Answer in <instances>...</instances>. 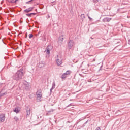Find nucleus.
Segmentation results:
<instances>
[{"label":"nucleus","mask_w":130,"mask_h":130,"mask_svg":"<svg viewBox=\"0 0 130 130\" xmlns=\"http://www.w3.org/2000/svg\"><path fill=\"white\" fill-rule=\"evenodd\" d=\"M55 88V82H53L52 83V88L50 89V92H52V90H53V89Z\"/></svg>","instance_id":"obj_12"},{"label":"nucleus","mask_w":130,"mask_h":130,"mask_svg":"<svg viewBox=\"0 0 130 130\" xmlns=\"http://www.w3.org/2000/svg\"><path fill=\"white\" fill-rule=\"evenodd\" d=\"M66 75H70V71H67L66 73H65Z\"/></svg>","instance_id":"obj_22"},{"label":"nucleus","mask_w":130,"mask_h":130,"mask_svg":"<svg viewBox=\"0 0 130 130\" xmlns=\"http://www.w3.org/2000/svg\"><path fill=\"white\" fill-rule=\"evenodd\" d=\"M63 41V38H62V37H60L58 40V43L59 45H61V44H62Z\"/></svg>","instance_id":"obj_5"},{"label":"nucleus","mask_w":130,"mask_h":130,"mask_svg":"<svg viewBox=\"0 0 130 130\" xmlns=\"http://www.w3.org/2000/svg\"><path fill=\"white\" fill-rule=\"evenodd\" d=\"M49 18H50V16H49V15H48L47 19H49Z\"/></svg>","instance_id":"obj_30"},{"label":"nucleus","mask_w":130,"mask_h":130,"mask_svg":"<svg viewBox=\"0 0 130 130\" xmlns=\"http://www.w3.org/2000/svg\"><path fill=\"white\" fill-rule=\"evenodd\" d=\"M111 20V18H105L103 19V21L105 22H110Z\"/></svg>","instance_id":"obj_10"},{"label":"nucleus","mask_w":130,"mask_h":130,"mask_svg":"<svg viewBox=\"0 0 130 130\" xmlns=\"http://www.w3.org/2000/svg\"><path fill=\"white\" fill-rule=\"evenodd\" d=\"M41 98H42V94L37 95V102H40V101H41Z\"/></svg>","instance_id":"obj_7"},{"label":"nucleus","mask_w":130,"mask_h":130,"mask_svg":"<svg viewBox=\"0 0 130 130\" xmlns=\"http://www.w3.org/2000/svg\"><path fill=\"white\" fill-rule=\"evenodd\" d=\"M45 66V62L44 61H41L40 63L38 64V67L39 68H43Z\"/></svg>","instance_id":"obj_6"},{"label":"nucleus","mask_w":130,"mask_h":130,"mask_svg":"<svg viewBox=\"0 0 130 130\" xmlns=\"http://www.w3.org/2000/svg\"><path fill=\"white\" fill-rule=\"evenodd\" d=\"M62 79H66L67 78V75L65 73L63 74L61 76Z\"/></svg>","instance_id":"obj_19"},{"label":"nucleus","mask_w":130,"mask_h":130,"mask_svg":"<svg viewBox=\"0 0 130 130\" xmlns=\"http://www.w3.org/2000/svg\"><path fill=\"white\" fill-rule=\"evenodd\" d=\"M14 118L15 120L16 121H18L19 120V118H18V117L15 116V117H14Z\"/></svg>","instance_id":"obj_21"},{"label":"nucleus","mask_w":130,"mask_h":130,"mask_svg":"<svg viewBox=\"0 0 130 130\" xmlns=\"http://www.w3.org/2000/svg\"><path fill=\"white\" fill-rule=\"evenodd\" d=\"M6 119V115L5 114L0 115V122H4Z\"/></svg>","instance_id":"obj_4"},{"label":"nucleus","mask_w":130,"mask_h":130,"mask_svg":"<svg viewBox=\"0 0 130 130\" xmlns=\"http://www.w3.org/2000/svg\"><path fill=\"white\" fill-rule=\"evenodd\" d=\"M38 34H40V31H39Z\"/></svg>","instance_id":"obj_32"},{"label":"nucleus","mask_w":130,"mask_h":130,"mask_svg":"<svg viewBox=\"0 0 130 130\" xmlns=\"http://www.w3.org/2000/svg\"><path fill=\"white\" fill-rule=\"evenodd\" d=\"M88 18L89 20H92V18L90 17L88 15H87Z\"/></svg>","instance_id":"obj_28"},{"label":"nucleus","mask_w":130,"mask_h":130,"mask_svg":"<svg viewBox=\"0 0 130 130\" xmlns=\"http://www.w3.org/2000/svg\"><path fill=\"white\" fill-rule=\"evenodd\" d=\"M28 9L29 10V12H31V11H32V10H33V8L30 7L29 8H28Z\"/></svg>","instance_id":"obj_26"},{"label":"nucleus","mask_w":130,"mask_h":130,"mask_svg":"<svg viewBox=\"0 0 130 130\" xmlns=\"http://www.w3.org/2000/svg\"><path fill=\"white\" fill-rule=\"evenodd\" d=\"M95 130H101V129H100V127H98L96 128V129Z\"/></svg>","instance_id":"obj_29"},{"label":"nucleus","mask_w":130,"mask_h":130,"mask_svg":"<svg viewBox=\"0 0 130 130\" xmlns=\"http://www.w3.org/2000/svg\"><path fill=\"white\" fill-rule=\"evenodd\" d=\"M23 77H24V73L23 72V70L20 69L12 76V79H13V80H16V81H19L22 80Z\"/></svg>","instance_id":"obj_1"},{"label":"nucleus","mask_w":130,"mask_h":130,"mask_svg":"<svg viewBox=\"0 0 130 130\" xmlns=\"http://www.w3.org/2000/svg\"><path fill=\"white\" fill-rule=\"evenodd\" d=\"M33 37V34H30L29 35V38H32Z\"/></svg>","instance_id":"obj_25"},{"label":"nucleus","mask_w":130,"mask_h":130,"mask_svg":"<svg viewBox=\"0 0 130 130\" xmlns=\"http://www.w3.org/2000/svg\"><path fill=\"white\" fill-rule=\"evenodd\" d=\"M24 12H25L26 13H29V12H30V10H29L28 9H27L24 10Z\"/></svg>","instance_id":"obj_24"},{"label":"nucleus","mask_w":130,"mask_h":130,"mask_svg":"<svg viewBox=\"0 0 130 130\" xmlns=\"http://www.w3.org/2000/svg\"><path fill=\"white\" fill-rule=\"evenodd\" d=\"M74 45V41L73 40H70L68 43V49H71L73 46Z\"/></svg>","instance_id":"obj_2"},{"label":"nucleus","mask_w":130,"mask_h":130,"mask_svg":"<svg viewBox=\"0 0 130 130\" xmlns=\"http://www.w3.org/2000/svg\"><path fill=\"white\" fill-rule=\"evenodd\" d=\"M53 47L52 46L49 45L47 47V49H49V50L51 51V50L52 49Z\"/></svg>","instance_id":"obj_14"},{"label":"nucleus","mask_w":130,"mask_h":130,"mask_svg":"<svg viewBox=\"0 0 130 130\" xmlns=\"http://www.w3.org/2000/svg\"><path fill=\"white\" fill-rule=\"evenodd\" d=\"M36 95H42L41 94V90L39 89V90H38L37 92H36Z\"/></svg>","instance_id":"obj_15"},{"label":"nucleus","mask_w":130,"mask_h":130,"mask_svg":"<svg viewBox=\"0 0 130 130\" xmlns=\"http://www.w3.org/2000/svg\"><path fill=\"white\" fill-rule=\"evenodd\" d=\"M57 57H58V55H57Z\"/></svg>","instance_id":"obj_34"},{"label":"nucleus","mask_w":130,"mask_h":130,"mask_svg":"<svg viewBox=\"0 0 130 130\" xmlns=\"http://www.w3.org/2000/svg\"><path fill=\"white\" fill-rule=\"evenodd\" d=\"M24 85L25 86V89L26 90H30V88L31 87L30 86V84L26 81H24L23 82Z\"/></svg>","instance_id":"obj_3"},{"label":"nucleus","mask_w":130,"mask_h":130,"mask_svg":"<svg viewBox=\"0 0 130 130\" xmlns=\"http://www.w3.org/2000/svg\"><path fill=\"white\" fill-rule=\"evenodd\" d=\"M33 1H34V0H30L29 1L26 2V4H31V3H32V2H33Z\"/></svg>","instance_id":"obj_20"},{"label":"nucleus","mask_w":130,"mask_h":130,"mask_svg":"<svg viewBox=\"0 0 130 130\" xmlns=\"http://www.w3.org/2000/svg\"><path fill=\"white\" fill-rule=\"evenodd\" d=\"M17 2H18V0H12L10 3H17Z\"/></svg>","instance_id":"obj_23"},{"label":"nucleus","mask_w":130,"mask_h":130,"mask_svg":"<svg viewBox=\"0 0 130 130\" xmlns=\"http://www.w3.org/2000/svg\"><path fill=\"white\" fill-rule=\"evenodd\" d=\"M7 93L6 92H3V91H1L0 92V97H2V96H5V95H6Z\"/></svg>","instance_id":"obj_13"},{"label":"nucleus","mask_w":130,"mask_h":130,"mask_svg":"<svg viewBox=\"0 0 130 130\" xmlns=\"http://www.w3.org/2000/svg\"><path fill=\"white\" fill-rule=\"evenodd\" d=\"M50 50H49L48 49H47V48H46L45 50V52L47 54H49V53H50Z\"/></svg>","instance_id":"obj_16"},{"label":"nucleus","mask_w":130,"mask_h":130,"mask_svg":"<svg viewBox=\"0 0 130 130\" xmlns=\"http://www.w3.org/2000/svg\"><path fill=\"white\" fill-rule=\"evenodd\" d=\"M101 0H93L94 3H98V2H100Z\"/></svg>","instance_id":"obj_27"},{"label":"nucleus","mask_w":130,"mask_h":130,"mask_svg":"<svg viewBox=\"0 0 130 130\" xmlns=\"http://www.w3.org/2000/svg\"><path fill=\"white\" fill-rule=\"evenodd\" d=\"M81 19L82 21H84V20L85 19V15L84 14L81 15Z\"/></svg>","instance_id":"obj_18"},{"label":"nucleus","mask_w":130,"mask_h":130,"mask_svg":"<svg viewBox=\"0 0 130 130\" xmlns=\"http://www.w3.org/2000/svg\"><path fill=\"white\" fill-rule=\"evenodd\" d=\"M1 10H2V7L0 8Z\"/></svg>","instance_id":"obj_33"},{"label":"nucleus","mask_w":130,"mask_h":130,"mask_svg":"<svg viewBox=\"0 0 130 130\" xmlns=\"http://www.w3.org/2000/svg\"><path fill=\"white\" fill-rule=\"evenodd\" d=\"M31 114V109L28 108L26 109V116H30Z\"/></svg>","instance_id":"obj_9"},{"label":"nucleus","mask_w":130,"mask_h":130,"mask_svg":"<svg viewBox=\"0 0 130 130\" xmlns=\"http://www.w3.org/2000/svg\"><path fill=\"white\" fill-rule=\"evenodd\" d=\"M26 16H27L28 17H31V16H32V15H36V13H30V14H26Z\"/></svg>","instance_id":"obj_17"},{"label":"nucleus","mask_w":130,"mask_h":130,"mask_svg":"<svg viewBox=\"0 0 130 130\" xmlns=\"http://www.w3.org/2000/svg\"><path fill=\"white\" fill-rule=\"evenodd\" d=\"M128 44L130 45V40L128 41Z\"/></svg>","instance_id":"obj_31"},{"label":"nucleus","mask_w":130,"mask_h":130,"mask_svg":"<svg viewBox=\"0 0 130 130\" xmlns=\"http://www.w3.org/2000/svg\"><path fill=\"white\" fill-rule=\"evenodd\" d=\"M14 112H15L16 113H19V112H20V108H15V109L14 110Z\"/></svg>","instance_id":"obj_11"},{"label":"nucleus","mask_w":130,"mask_h":130,"mask_svg":"<svg viewBox=\"0 0 130 130\" xmlns=\"http://www.w3.org/2000/svg\"><path fill=\"white\" fill-rule=\"evenodd\" d=\"M56 62H57V66H60L61 64V63H62V61H61V59H59L58 58H57Z\"/></svg>","instance_id":"obj_8"},{"label":"nucleus","mask_w":130,"mask_h":130,"mask_svg":"<svg viewBox=\"0 0 130 130\" xmlns=\"http://www.w3.org/2000/svg\"><path fill=\"white\" fill-rule=\"evenodd\" d=\"M94 61H95V59H94Z\"/></svg>","instance_id":"obj_35"}]
</instances>
